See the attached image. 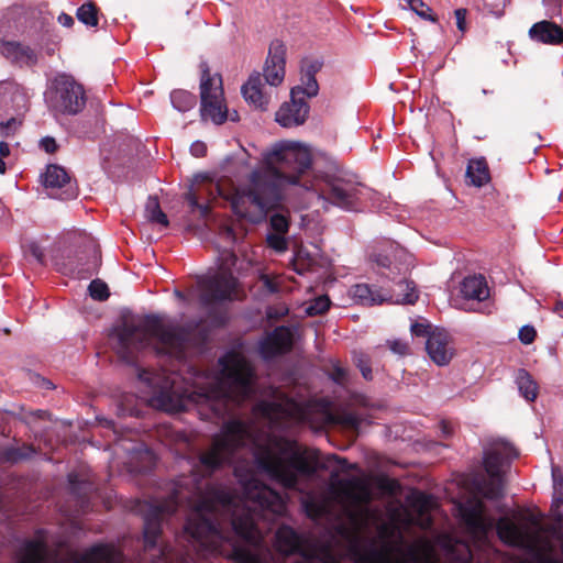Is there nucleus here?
Segmentation results:
<instances>
[{"mask_svg": "<svg viewBox=\"0 0 563 563\" xmlns=\"http://www.w3.org/2000/svg\"><path fill=\"white\" fill-rule=\"evenodd\" d=\"M43 184L52 198L71 200L78 195L77 186L67 172L57 165H49L43 175Z\"/></svg>", "mask_w": 563, "mask_h": 563, "instance_id": "obj_9", "label": "nucleus"}, {"mask_svg": "<svg viewBox=\"0 0 563 563\" xmlns=\"http://www.w3.org/2000/svg\"><path fill=\"white\" fill-rule=\"evenodd\" d=\"M42 387L46 388V389H52L54 386H53L52 382H49L45 378H42Z\"/></svg>", "mask_w": 563, "mask_h": 563, "instance_id": "obj_55", "label": "nucleus"}, {"mask_svg": "<svg viewBox=\"0 0 563 563\" xmlns=\"http://www.w3.org/2000/svg\"><path fill=\"white\" fill-rule=\"evenodd\" d=\"M48 104L56 112L74 115L86 106L84 87L68 75H59L53 81Z\"/></svg>", "mask_w": 563, "mask_h": 563, "instance_id": "obj_8", "label": "nucleus"}, {"mask_svg": "<svg viewBox=\"0 0 563 563\" xmlns=\"http://www.w3.org/2000/svg\"><path fill=\"white\" fill-rule=\"evenodd\" d=\"M462 517L468 531L475 538H484L496 526L498 537L505 543L529 552H536L541 542V528L538 523L517 525L508 518H499L495 523L485 515V505L476 500L462 509Z\"/></svg>", "mask_w": 563, "mask_h": 563, "instance_id": "obj_4", "label": "nucleus"}, {"mask_svg": "<svg viewBox=\"0 0 563 563\" xmlns=\"http://www.w3.org/2000/svg\"><path fill=\"white\" fill-rule=\"evenodd\" d=\"M221 234L231 243L235 241V234L231 228H223Z\"/></svg>", "mask_w": 563, "mask_h": 563, "instance_id": "obj_51", "label": "nucleus"}, {"mask_svg": "<svg viewBox=\"0 0 563 563\" xmlns=\"http://www.w3.org/2000/svg\"><path fill=\"white\" fill-rule=\"evenodd\" d=\"M431 325L429 323L423 322H413L410 327L411 333L416 336H427L432 332L430 331Z\"/></svg>", "mask_w": 563, "mask_h": 563, "instance_id": "obj_42", "label": "nucleus"}, {"mask_svg": "<svg viewBox=\"0 0 563 563\" xmlns=\"http://www.w3.org/2000/svg\"><path fill=\"white\" fill-rule=\"evenodd\" d=\"M363 186L343 178L320 176L312 168L310 150L299 143L283 142L263 154L262 167L253 170L247 184L231 198L233 212L257 222L276 209L291 192L307 191L343 209H353Z\"/></svg>", "mask_w": 563, "mask_h": 563, "instance_id": "obj_1", "label": "nucleus"}, {"mask_svg": "<svg viewBox=\"0 0 563 563\" xmlns=\"http://www.w3.org/2000/svg\"><path fill=\"white\" fill-rule=\"evenodd\" d=\"M58 22L63 25V26H66V27H70L74 25V19L71 15L67 14V13H60L59 16H58Z\"/></svg>", "mask_w": 563, "mask_h": 563, "instance_id": "obj_48", "label": "nucleus"}, {"mask_svg": "<svg viewBox=\"0 0 563 563\" xmlns=\"http://www.w3.org/2000/svg\"><path fill=\"white\" fill-rule=\"evenodd\" d=\"M99 9L96 3L89 1L77 9V19L87 26H97L99 23Z\"/></svg>", "mask_w": 563, "mask_h": 563, "instance_id": "obj_27", "label": "nucleus"}, {"mask_svg": "<svg viewBox=\"0 0 563 563\" xmlns=\"http://www.w3.org/2000/svg\"><path fill=\"white\" fill-rule=\"evenodd\" d=\"M353 298L361 305L373 306L387 300L380 291L374 290L367 284H357L351 289Z\"/></svg>", "mask_w": 563, "mask_h": 563, "instance_id": "obj_22", "label": "nucleus"}, {"mask_svg": "<svg viewBox=\"0 0 563 563\" xmlns=\"http://www.w3.org/2000/svg\"><path fill=\"white\" fill-rule=\"evenodd\" d=\"M346 376H347V373H346L345 368L340 367V366H335L333 368L332 378L334 382H336L339 384H343L346 379Z\"/></svg>", "mask_w": 563, "mask_h": 563, "instance_id": "obj_47", "label": "nucleus"}, {"mask_svg": "<svg viewBox=\"0 0 563 563\" xmlns=\"http://www.w3.org/2000/svg\"><path fill=\"white\" fill-rule=\"evenodd\" d=\"M175 296H176L177 298H179V299H184V295H183V292H181V291H179V290H175Z\"/></svg>", "mask_w": 563, "mask_h": 563, "instance_id": "obj_59", "label": "nucleus"}, {"mask_svg": "<svg viewBox=\"0 0 563 563\" xmlns=\"http://www.w3.org/2000/svg\"><path fill=\"white\" fill-rule=\"evenodd\" d=\"M310 107L301 97L299 88H292L290 91V101L280 106L276 112V121L284 128L301 125L306 122Z\"/></svg>", "mask_w": 563, "mask_h": 563, "instance_id": "obj_10", "label": "nucleus"}, {"mask_svg": "<svg viewBox=\"0 0 563 563\" xmlns=\"http://www.w3.org/2000/svg\"><path fill=\"white\" fill-rule=\"evenodd\" d=\"M294 339L295 333L290 327L279 325L260 342V353L265 360L288 353L292 349Z\"/></svg>", "mask_w": 563, "mask_h": 563, "instance_id": "obj_11", "label": "nucleus"}, {"mask_svg": "<svg viewBox=\"0 0 563 563\" xmlns=\"http://www.w3.org/2000/svg\"><path fill=\"white\" fill-rule=\"evenodd\" d=\"M10 154V147L9 144L5 142H0V156L7 157Z\"/></svg>", "mask_w": 563, "mask_h": 563, "instance_id": "obj_52", "label": "nucleus"}, {"mask_svg": "<svg viewBox=\"0 0 563 563\" xmlns=\"http://www.w3.org/2000/svg\"><path fill=\"white\" fill-rule=\"evenodd\" d=\"M553 504L556 507H560L563 505V489L554 488Z\"/></svg>", "mask_w": 563, "mask_h": 563, "instance_id": "obj_50", "label": "nucleus"}, {"mask_svg": "<svg viewBox=\"0 0 563 563\" xmlns=\"http://www.w3.org/2000/svg\"><path fill=\"white\" fill-rule=\"evenodd\" d=\"M301 90V97L312 98L319 92V85L316 77L305 76L301 74V85L296 86Z\"/></svg>", "mask_w": 563, "mask_h": 563, "instance_id": "obj_32", "label": "nucleus"}, {"mask_svg": "<svg viewBox=\"0 0 563 563\" xmlns=\"http://www.w3.org/2000/svg\"><path fill=\"white\" fill-rule=\"evenodd\" d=\"M286 47L282 41H274L269 46L264 68V77L271 86H278L285 77Z\"/></svg>", "mask_w": 563, "mask_h": 563, "instance_id": "obj_13", "label": "nucleus"}, {"mask_svg": "<svg viewBox=\"0 0 563 563\" xmlns=\"http://www.w3.org/2000/svg\"><path fill=\"white\" fill-rule=\"evenodd\" d=\"M386 344L393 353L399 356H405L410 352L409 344L400 339L388 340Z\"/></svg>", "mask_w": 563, "mask_h": 563, "instance_id": "obj_40", "label": "nucleus"}, {"mask_svg": "<svg viewBox=\"0 0 563 563\" xmlns=\"http://www.w3.org/2000/svg\"><path fill=\"white\" fill-rule=\"evenodd\" d=\"M517 383L521 395L527 400H534L537 397V384L532 380L529 373L525 369L519 371Z\"/></svg>", "mask_w": 563, "mask_h": 563, "instance_id": "obj_28", "label": "nucleus"}, {"mask_svg": "<svg viewBox=\"0 0 563 563\" xmlns=\"http://www.w3.org/2000/svg\"><path fill=\"white\" fill-rule=\"evenodd\" d=\"M26 456H27V454L22 453L20 449H9L5 452V459L8 461H11V462H16V461H19L21 459H24Z\"/></svg>", "mask_w": 563, "mask_h": 563, "instance_id": "obj_45", "label": "nucleus"}, {"mask_svg": "<svg viewBox=\"0 0 563 563\" xmlns=\"http://www.w3.org/2000/svg\"><path fill=\"white\" fill-rule=\"evenodd\" d=\"M145 217L152 223H157L163 227L168 225L167 216L162 211L159 201L156 197H148L145 205Z\"/></svg>", "mask_w": 563, "mask_h": 563, "instance_id": "obj_26", "label": "nucleus"}, {"mask_svg": "<svg viewBox=\"0 0 563 563\" xmlns=\"http://www.w3.org/2000/svg\"><path fill=\"white\" fill-rule=\"evenodd\" d=\"M199 67L201 115L216 124H222L228 118V110L223 103L222 77L219 74L212 75L206 62Z\"/></svg>", "mask_w": 563, "mask_h": 563, "instance_id": "obj_7", "label": "nucleus"}, {"mask_svg": "<svg viewBox=\"0 0 563 563\" xmlns=\"http://www.w3.org/2000/svg\"><path fill=\"white\" fill-rule=\"evenodd\" d=\"M552 476L554 482V488L563 489V475H561L559 471L553 468Z\"/></svg>", "mask_w": 563, "mask_h": 563, "instance_id": "obj_49", "label": "nucleus"}, {"mask_svg": "<svg viewBox=\"0 0 563 563\" xmlns=\"http://www.w3.org/2000/svg\"><path fill=\"white\" fill-rule=\"evenodd\" d=\"M235 262L236 255L232 251L224 250L220 255L219 271L212 276L198 280L200 303L203 307L209 308L218 302L239 298L236 295L238 280L231 272Z\"/></svg>", "mask_w": 563, "mask_h": 563, "instance_id": "obj_5", "label": "nucleus"}, {"mask_svg": "<svg viewBox=\"0 0 563 563\" xmlns=\"http://www.w3.org/2000/svg\"><path fill=\"white\" fill-rule=\"evenodd\" d=\"M456 18V25L457 29L462 32L465 31V20H466V10L465 9H457L454 12Z\"/></svg>", "mask_w": 563, "mask_h": 563, "instance_id": "obj_46", "label": "nucleus"}, {"mask_svg": "<svg viewBox=\"0 0 563 563\" xmlns=\"http://www.w3.org/2000/svg\"><path fill=\"white\" fill-rule=\"evenodd\" d=\"M13 87H14V82H12V81H8V80L0 81V91L2 89H9V88H13Z\"/></svg>", "mask_w": 563, "mask_h": 563, "instance_id": "obj_53", "label": "nucleus"}, {"mask_svg": "<svg viewBox=\"0 0 563 563\" xmlns=\"http://www.w3.org/2000/svg\"><path fill=\"white\" fill-rule=\"evenodd\" d=\"M482 93H483V95H485V96H487V95H492V93H494V90L483 89V90H482Z\"/></svg>", "mask_w": 563, "mask_h": 563, "instance_id": "obj_58", "label": "nucleus"}, {"mask_svg": "<svg viewBox=\"0 0 563 563\" xmlns=\"http://www.w3.org/2000/svg\"><path fill=\"white\" fill-rule=\"evenodd\" d=\"M263 87L261 76L258 74L252 75L247 82L242 86V95L246 102L253 104L255 108L265 109L269 98L263 91Z\"/></svg>", "mask_w": 563, "mask_h": 563, "instance_id": "obj_19", "label": "nucleus"}, {"mask_svg": "<svg viewBox=\"0 0 563 563\" xmlns=\"http://www.w3.org/2000/svg\"><path fill=\"white\" fill-rule=\"evenodd\" d=\"M418 299V292L416 290V286L413 282L401 280L396 284V288L394 289V294L387 298V300H391L396 303H408L412 305Z\"/></svg>", "mask_w": 563, "mask_h": 563, "instance_id": "obj_23", "label": "nucleus"}, {"mask_svg": "<svg viewBox=\"0 0 563 563\" xmlns=\"http://www.w3.org/2000/svg\"><path fill=\"white\" fill-rule=\"evenodd\" d=\"M537 336V331L532 325H523L519 330V340L523 344H531Z\"/></svg>", "mask_w": 563, "mask_h": 563, "instance_id": "obj_41", "label": "nucleus"}, {"mask_svg": "<svg viewBox=\"0 0 563 563\" xmlns=\"http://www.w3.org/2000/svg\"><path fill=\"white\" fill-rule=\"evenodd\" d=\"M164 431L166 432V434H174L175 432L173 430H170L169 428H164Z\"/></svg>", "mask_w": 563, "mask_h": 563, "instance_id": "obj_60", "label": "nucleus"}, {"mask_svg": "<svg viewBox=\"0 0 563 563\" xmlns=\"http://www.w3.org/2000/svg\"><path fill=\"white\" fill-rule=\"evenodd\" d=\"M353 361L356 367L361 371L362 376L366 380H371L373 378V372L371 367V358L369 356L362 351L353 352Z\"/></svg>", "mask_w": 563, "mask_h": 563, "instance_id": "obj_30", "label": "nucleus"}, {"mask_svg": "<svg viewBox=\"0 0 563 563\" xmlns=\"http://www.w3.org/2000/svg\"><path fill=\"white\" fill-rule=\"evenodd\" d=\"M24 251L26 254L31 255L38 264L43 265L45 263L44 249L37 242H27L24 245Z\"/></svg>", "mask_w": 563, "mask_h": 563, "instance_id": "obj_35", "label": "nucleus"}, {"mask_svg": "<svg viewBox=\"0 0 563 563\" xmlns=\"http://www.w3.org/2000/svg\"><path fill=\"white\" fill-rule=\"evenodd\" d=\"M68 482L71 493L77 497L81 504V507L84 508L86 498L93 489L92 483L87 479L79 478V476L75 473H70L68 475Z\"/></svg>", "mask_w": 563, "mask_h": 563, "instance_id": "obj_24", "label": "nucleus"}, {"mask_svg": "<svg viewBox=\"0 0 563 563\" xmlns=\"http://www.w3.org/2000/svg\"><path fill=\"white\" fill-rule=\"evenodd\" d=\"M189 338L190 332L187 329L166 324L156 316L124 319L110 334L113 349L126 362H132L136 351L150 345L159 354L181 360L185 357Z\"/></svg>", "mask_w": 563, "mask_h": 563, "instance_id": "obj_3", "label": "nucleus"}, {"mask_svg": "<svg viewBox=\"0 0 563 563\" xmlns=\"http://www.w3.org/2000/svg\"><path fill=\"white\" fill-rule=\"evenodd\" d=\"M554 311L561 313L563 311V301H558L554 306Z\"/></svg>", "mask_w": 563, "mask_h": 563, "instance_id": "obj_56", "label": "nucleus"}, {"mask_svg": "<svg viewBox=\"0 0 563 563\" xmlns=\"http://www.w3.org/2000/svg\"><path fill=\"white\" fill-rule=\"evenodd\" d=\"M0 53L11 63L20 66H32L37 62V56L32 48L14 41H2Z\"/></svg>", "mask_w": 563, "mask_h": 563, "instance_id": "obj_16", "label": "nucleus"}, {"mask_svg": "<svg viewBox=\"0 0 563 563\" xmlns=\"http://www.w3.org/2000/svg\"><path fill=\"white\" fill-rule=\"evenodd\" d=\"M303 506L307 515L313 520L322 519L328 515L327 505L312 498H308Z\"/></svg>", "mask_w": 563, "mask_h": 563, "instance_id": "obj_31", "label": "nucleus"}, {"mask_svg": "<svg viewBox=\"0 0 563 563\" xmlns=\"http://www.w3.org/2000/svg\"><path fill=\"white\" fill-rule=\"evenodd\" d=\"M529 37L538 43L560 45L563 43V27L555 22L543 20L529 29Z\"/></svg>", "mask_w": 563, "mask_h": 563, "instance_id": "obj_15", "label": "nucleus"}, {"mask_svg": "<svg viewBox=\"0 0 563 563\" xmlns=\"http://www.w3.org/2000/svg\"><path fill=\"white\" fill-rule=\"evenodd\" d=\"M208 194V201L216 198V195L220 194V188L218 185L212 183H208L198 188L197 191L190 190L186 194V199L189 202L192 209H197L200 211L202 217H207L210 210V206L208 202H200L202 200L203 195Z\"/></svg>", "mask_w": 563, "mask_h": 563, "instance_id": "obj_20", "label": "nucleus"}, {"mask_svg": "<svg viewBox=\"0 0 563 563\" xmlns=\"http://www.w3.org/2000/svg\"><path fill=\"white\" fill-rule=\"evenodd\" d=\"M426 350L430 358L439 366L448 365L454 355L449 333L440 329H434L429 334Z\"/></svg>", "mask_w": 563, "mask_h": 563, "instance_id": "obj_12", "label": "nucleus"}, {"mask_svg": "<svg viewBox=\"0 0 563 563\" xmlns=\"http://www.w3.org/2000/svg\"><path fill=\"white\" fill-rule=\"evenodd\" d=\"M218 364V373L189 366L183 377L184 387L177 385L178 375L170 377L146 368L139 371V379L150 388L152 406L167 412L195 406L202 420L216 422L233 415L257 387L255 368L242 354L228 352Z\"/></svg>", "mask_w": 563, "mask_h": 563, "instance_id": "obj_2", "label": "nucleus"}, {"mask_svg": "<svg viewBox=\"0 0 563 563\" xmlns=\"http://www.w3.org/2000/svg\"><path fill=\"white\" fill-rule=\"evenodd\" d=\"M41 147L46 153H54L57 150V144H56V141L53 137H48L47 136V137H44L41 141Z\"/></svg>", "mask_w": 563, "mask_h": 563, "instance_id": "obj_44", "label": "nucleus"}, {"mask_svg": "<svg viewBox=\"0 0 563 563\" xmlns=\"http://www.w3.org/2000/svg\"><path fill=\"white\" fill-rule=\"evenodd\" d=\"M443 431H444L445 433H450V431L448 430L446 424H444V426H443Z\"/></svg>", "mask_w": 563, "mask_h": 563, "instance_id": "obj_61", "label": "nucleus"}, {"mask_svg": "<svg viewBox=\"0 0 563 563\" xmlns=\"http://www.w3.org/2000/svg\"><path fill=\"white\" fill-rule=\"evenodd\" d=\"M518 453L508 443L496 444L485 452L484 466L488 477L481 476L474 481L475 490L487 499H498L503 496L504 473L509 461Z\"/></svg>", "mask_w": 563, "mask_h": 563, "instance_id": "obj_6", "label": "nucleus"}, {"mask_svg": "<svg viewBox=\"0 0 563 563\" xmlns=\"http://www.w3.org/2000/svg\"><path fill=\"white\" fill-rule=\"evenodd\" d=\"M330 299L327 296H320L313 299L306 308L308 316H319L324 313L330 308Z\"/></svg>", "mask_w": 563, "mask_h": 563, "instance_id": "obj_33", "label": "nucleus"}, {"mask_svg": "<svg viewBox=\"0 0 563 563\" xmlns=\"http://www.w3.org/2000/svg\"><path fill=\"white\" fill-rule=\"evenodd\" d=\"M5 172V164L2 161V157L0 156V174H3Z\"/></svg>", "mask_w": 563, "mask_h": 563, "instance_id": "obj_57", "label": "nucleus"}, {"mask_svg": "<svg viewBox=\"0 0 563 563\" xmlns=\"http://www.w3.org/2000/svg\"><path fill=\"white\" fill-rule=\"evenodd\" d=\"M286 313H287V309H286V308H282V309H280V311H278L276 314H274V313H273V310L271 309V310L268 311V317H269V318H275V317H277V316H284V314H286Z\"/></svg>", "mask_w": 563, "mask_h": 563, "instance_id": "obj_54", "label": "nucleus"}, {"mask_svg": "<svg viewBox=\"0 0 563 563\" xmlns=\"http://www.w3.org/2000/svg\"><path fill=\"white\" fill-rule=\"evenodd\" d=\"M176 437H177V438H181V439H184V440H185V438H184L183 435H180L179 433H176Z\"/></svg>", "mask_w": 563, "mask_h": 563, "instance_id": "obj_62", "label": "nucleus"}, {"mask_svg": "<svg viewBox=\"0 0 563 563\" xmlns=\"http://www.w3.org/2000/svg\"><path fill=\"white\" fill-rule=\"evenodd\" d=\"M271 227L277 233H287L289 222L286 216L276 213L271 218Z\"/></svg>", "mask_w": 563, "mask_h": 563, "instance_id": "obj_39", "label": "nucleus"}, {"mask_svg": "<svg viewBox=\"0 0 563 563\" xmlns=\"http://www.w3.org/2000/svg\"><path fill=\"white\" fill-rule=\"evenodd\" d=\"M190 152L196 157H202L207 153V146L205 143L197 141L191 144Z\"/></svg>", "mask_w": 563, "mask_h": 563, "instance_id": "obj_43", "label": "nucleus"}, {"mask_svg": "<svg viewBox=\"0 0 563 563\" xmlns=\"http://www.w3.org/2000/svg\"><path fill=\"white\" fill-rule=\"evenodd\" d=\"M409 503L418 516L415 521L422 529H429L432 526V517L430 515V510L435 505L433 497L422 492H415L409 497Z\"/></svg>", "mask_w": 563, "mask_h": 563, "instance_id": "obj_17", "label": "nucleus"}, {"mask_svg": "<svg viewBox=\"0 0 563 563\" xmlns=\"http://www.w3.org/2000/svg\"><path fill=\"white\" fill-rule=\"evenodd\" d=\"M338 421L344 427L356 431L364 421V417L353 410H343L338 413Z\"/></svg>", "mask_w": 563, "mask_h": 563, "instance_id": "obj_29", "label": "nucleus"}, {"mask_svg": "<svg viewBox=\"0 0 563 563\" xmlns=\"http://www.w3.org/2000/svg\"><path fill=\"white\" fill-rule=\"evenodd\" d=\"M170 101L173 107L180 111L186 112L196 106V96L187 90L178 89L170 93Z\"/></svg>", "mask_w": 563, "mask_h": 563, "instance_id": "obj_25", "label": "nucleus"}, {"mask_svg": "<svg viewBox=\"0 0 563 563\" xmlns=\"http://www.w3.org/2000/svg\"><path fill=\"white\" fill-rule=\"evenodd\" d=\"M466 181L475 187H482L490 180L489 169L484 158L471 159L466 168Z\"/></svg>", "mask_w": 563, "mask_h": 563, "instance_id": "obj_21", "label": "nucleus"}, {"mask_svg": "<svg viewBox=\"0 0 563 563\" xmlns=\"http://www.w3.org/2000/svg\"><path fill=\"white\" fill-rule=\"evenodd\" d=\"M463 298L468 300L484 301L489 297V288L483 276H467L460 286Z\"/></svg>", "mask_w": 563, "mask_h": 563, "instance_id": "obj_18", "label": "nucleus"}, {"mask_svg": "<svg viewBox=\"0 0 563 563\" xmlns=\"http://www.w3.org/2000/svg\"><path fill=\"white\" fill-rule=\"evenodd\" d=\"M408 7L419 16L434 21L435 19L428 15L430 8L422 0H406Z\"/></svg>", "mask_w": 563, "mask_h": 563, "instance_id": "obj_38", "label": "nucleus"}, {"mask_svg": "<svg viewBox=\"0 0 563 563\" xmlns=\"http://www.w3.org/2000/svg\"><path fill=\"white\" fill-rule=\"evenodd\" d=\"M88 290L91 298L100 301L106 300L110 295L107 284L100 279L92 280L88 287Z\"/></svg>", "mask_w": 563, "mask_h": 563, "instance_id": "obj_34", "label": "nucleus"}, {"mask_svg": "<svg viewBox=\"0 0 563 563\" xmlns=\"http://www.w3.org/2000/svg\"><path fill=\"white\" fill-rule=\"evenodd\" d=\"M286 233H271L267 235L268 245L277 252H284L287 250V242L285 239Z\"/></svg>", "mask_w": 563, "mask_h": 563, "instance_id": "obj_37", "label": "nucleus"}, {"mask_svg": "<svg viewBox=\"0 0 563 563\" xmlns=\"http://www.w3.org/2000/svg\"><path fill=\"white\" fill-rule=\"evenodd\" d=\"M322 68V62L317 58H306L301 63V74L316 77V74Z\"/></svg>", "mask_w": 563, "mask_h": 563, "instance_id": "obj_36", "label": "nucleus"}, {"mask_svg": "<svg viewBox=\"0 0 563 563\" xmlns=\"http://www.w3.org/2000/svg\"><path fill=\"white\" fill-rule=\"evenodd\" d=\"M117 446L131 455V464L139 472H146L155 464L156 457L154 452L144 443L121 439L118 441Z\"/></svg>", "mask_w": 563, "mask_h": 563, "instance_id": "obj_14", "label": "nucleus"}]
</instances>
